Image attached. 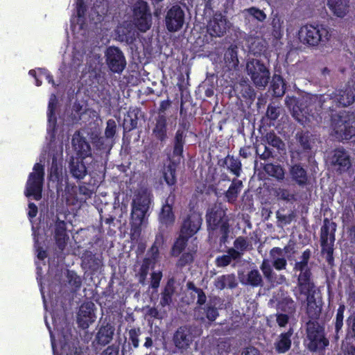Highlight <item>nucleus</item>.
<instances>
[{"label": "nucleus", "instance_id": "36", "mask_svg": "<svg viewBox=\"0 0 355 355\" xmlns=\"http://www.w3.org/2000/svg\"><path fill=\"white\" fill-rule=\"evenodd\" d=\"M227 254L218 256L215 259V264L218 268H224L229 266L232 261H238L241 259V254L233 248H229L227 250Z\"/></svg>", "mask_w": 355, "mask_h": 355}, {"label": "nucleus", "instance_id": "61", "mask_svg": "<svg viewBox=\"0 0 355 355\" xmlns=\"http://www.w3.org/2000/svg\"><path fill=\"white\" fill-rule=\"evenodd\" d=\"M141 334V330L139 328L130 329L128 331L129 340L135 348H137L139 345V336Z\"/></svg>", "mask_w": 355, "mask_h": 355}, {"label": "nucleus", "instance_id": "50", "mask_svg": "<svg viewBox=\"0 0 355 355\" xmlns=\"http://www.w3.org/2000/svg\"><path fill=\"white\" fill-rule=\"evenodd\" d=\"M321 246V254L325 256L326 261L328 266L332 267L334 266V243H329L324 245H320Z\"/></svg>", "mask_w": 355, "mask_h": 355}, {"label": "nucleus", "instance_id": "11", "mask_svg": "<svg viewBox=\"0 0 355 355\" xmlns=\"http://www.w3.org/2000/svg\"><path fill=\"white\" fill-rule=\"evenodd\" d=\"M202 224V217L201 213L193 209H190L188 214L182 221L180 232L191 238L198 232Z\"/></svg>", "mask_w": 355, "mask_h": 355}, {"label": "nucleus", "instance_id": "33", "mask_svg": "<svg viewBox=\"0 0 355 355\" xmlns=\"http://www.w3.org/2000/svg\"><path fill=\"white\" fill-rule=\"evenodd\" d=\"M90 179L87 182L79 185L78 191L80 195L85 196V199H88L92 197L96 188L101 182V177H96L92 173H89Z\"/></svg>", "mask_w": 355, "mask_h": 355}, {"label": "nucleus", "instance_id": "18", "mask_svg": "<svg viewBox=\"0 0 355 355\" xmlns=\"http://www.w3.org/2000/svg\"><path fill=\"white\" fill-rule=\"evenodd\" d=\"M331 162L340 173L347 171L352 166L349 155L344 148L334 150Z\"/></svg>", "mask_w": 355, "mask_h": 355}, {"label": "nucleus", "instance_id": "4", "mask_svg": "<svg viewBox=\"0 0 355 355\" xmlns=\"http://www.w3.org/2000/svg\"><path fill=\"white\" fill-rule=\"evenodd\" d=\"M44 177V166L40 163L35 164L33 172L29 174L26 184L24 193L26 197L33 196L35 200H40L42 198Z\"/></svg>", "mask_w": 355, "mask_h": 355}, {"label": "nucleus", "instance_id": "34", "mask_svg": "<svg viewBox=\"0 0 355 355\" xmlns=\"http://www.w3.org/2000/svg\"><path fill=\"white\" fill-rule=\"evenodd\" d=\"M114 332V328L111 324L102 325L96 336L97 343L103 346L109 344L113 338Z\"/></svg>", "mask_w": 355, "mask_h": 355}, {"label": "nucleus", "instance_id": "8", "mask_svg": "<svg viewBox=\"0 0 355 355\" xmlns=\"http://www.w3.org/2000/svg\"><path fill=\"white\" fill-rule=\"evenodd\" d=\"M333 125L336 135L342 139L349 140L355 136V117L352 114H340Z\"/></svg>", "mask_w": 355, "mask_h": 355}, {"label": "nucleus", "instance_id": "45", "mask_svg": "<svg viewBox=\"0 0 355 355\" xmlns=\"http://www.w3.org/2000/svg\"><path fill=\"white\" fill-rule=\"evenodd\" d=\"M270 87L275 96H283L286 91V83L283 77L278 74H274L272 78Z\"/></svg>", "mask_w": 355, "mask_h": 355}, {"label": "nucleus", "instance_id": "1", "mask_svg": "<svg viewBox=\"0 0 355 355\" xmlns=\"http://www.w3.org/2000/svg\"><path fill=\"white\" fill-rule=\"evenodd\" d=\"M208 241L216 252H223L230 232L226 209L218 206L209 209L206 214Z\"/></svg>", "mask_w": 355, "mask_h": 355}, {"label": "nucleus", "instance_id": "21", "mask_svg": "<svg viewBox=\"0 0 355 355\" xmlns=\"http://www.w3.org/2000/svg\"><path fill=\"white\" fill-rule=\"evenodd\" d=\"M260 270H261L264 278L268 283L272 286L280 285L284 284L286 278L284 275H278L274 272L269 260L264 259L261 265Z\"/></svg>", "mask_w": 355, "mask_h": 355}, {"label": "nucleus", "instance_id": "55", "mask_svg": "<svg viewBox=\"0 0 355 355\" xmlns=\"http://www.w3.org/2000/svg\"><path fill=\"white\" fill-rule=\"evenodd\" d=\"M347 329L345 335L346 340H355V313L347 319Z\"/></svg>", "mask_w": 355, "mask_h": 355}, {"label": "nucleus", "instance_id": "5", "mask_svg": "<svg viewBox=\"0 0 355 355\" xmlns=\"http://www.w3.org/2000/svg\"><path fill=\"white\" fill-rule=\"evenodd\" d=\"M132 23L142 33L149 30L152 25V14L148 3L138 0L132 8Z\"/></svg>", "mask_w": 355, "mask_h": 355}, {"label": "nucleus", "instance_id": "30", "mask_svg": "<svg viewBox=\"0 0 355 355\" xmlns=\"http://www.w3.org/2000/svg\"><path fill=\"white\" fill-rule=\"evenodd\" d=\"M72 144L76 151V157L85 159L86 157L92 156L91 146L85 138L82 137H73Z\"/></svg>", "mask_w": 355, "mask_h": 355}, {"label": "nucleus", "instance_id": "28", "mask_svg": "<svg viewBox=\"0 0 355 355\" xmlns=\"http://www.w3.org/2000/svg\"><path fill=\"white\" fill-rule=\"evenodd\" d=\"M175 282L173 277L168 279L160 294L159 305L162 307L170 306L173 303V297L175 293Z\"/></svg>", "mask_w": 355, "mask_h": 355}, {"label": "nucleus", "instance_id": "40", "mask_svg": "<svg viewBox=\"0 0 355 355\" xmlns=\"http://www.w3.org/2000/svg\"><path fill=\"white\" fill-rule=\"evenodd\" d=\"M293 334L292 329L288 331L282 333L279 336V340L275 343V348L277 353L284 354L287 352L291 347V336Z\"/></svg>", "mask_w": 355, "mask_h": 355}, {"label": "nucleus", "instance_id": "16", "mask_svg": "<svg viewBox=\"0 0 355 355\" xmlns=\"http://www.w3.org/2000/svg\"><path fill=\"white\" fill-rule=\"evenodd\" d=\"M323 301L321 293L312 294L306 297V314L309 320L318 321L322 313Z\"/></svg>", "mask_w": 355, "mask_h": 355}, {"label": "nucleus", "instance_id": "27", "mask_svg": "<svg viewBox=\"0 0 355 355\" xmlns=\"http://www.w3.org/2000/svg\"><path fill=\"white\" fill-rule=\"evenodd\" d=\"M289 174L292 180L300 187H304L309 182L307 171L300 163L291 165L289 168Z\"/></svg>", "mask_w": 355, "mask_h": 355}, {"label": "nucleus", "instance_id": "12", "mask_svg": "<svg viewBox=\"0 0 355 355\" xmlns=\"http://www.w3.org/2000/svg\"><path fill=\"white\" fill-rule=\"evenodd\" d=\"M184 12L178 5L172 6L166 12L165 25L169 32L180 30L184 22Z\"/></svg>", "mask_w": 355, "mask_h": 355}, {"label": "nucleus", "instance_id": "53", "mask_svg": "<svg viewBox=\"0 0 355 355\" xmlns=\"http://www.w3.org/2000/svg\"><path fill=\"white\" fill-rule=\"evenodd\" d=\"M265 137L267 143L277 149L282 150L284 148V143L273 131L268 132Z\"/></svg>", "mask_w": 355, "mask_h": 355}, {"label": "nucleus", "instance_id": "13", "mask_svg": "<svg viewBox=\"0 0 355 355\" xmlns=\"http://www.w3.org/2000/svg\"><path fill=\"white\" fill-rule=\"evenodd\" d=\"M228 21L220 12H215L207 25V31L211 37H220L227 30Z\"/></svg>", "mask_w": 355, "mask_h": 355}, {"label": "nucleus", "instance_id": "3", "mask_svg": "<svg viewBox=\"0 0 355 355\" xmlns=\"http://www.w3.org/2000/svg\"><path fill=\"white\" fill-rule=\"evenodd\" d=\"M298 37L303 44L315 46L328 42L331 34L329 29L323 25L306 24L300 28Z\"/></svg>", "mask_w": 355, "mask_h": 355}, {"label": "nucleus", "instance_id": "17", "mask_svg": "<svg viewBox=\"0 0 355 355\" xmlns=\"http://www.w3.org/2000/svg\"><path fill=\"white\" fill-rule=\"evenodd\" d=\"M312 275H298L297 279V286L293 290L296 297L304 295L306 297L312 294L317 293L315 288V284L311 279Z\"/></svg>", "mask_w": 355, "mask_h": 355}, {"label": "nucleus", "instance_id": "39", "mask_svg": "<svg viewBox=\"0 0 355 355\" xmlns=\"http://www.w3.org/2000/svg\"><path fill=\"white\" fill-rule=\"evenodd\" d=\"M238 285L234 274H227L218 276L214 281V286L218 290H223L225 288L233 289Z\"/></svg>", "mask_w": 355, "mask_h": 355}, {"label": "nucleus", "instance_id": "48", "mask_svg": "<svg viewBox=\"0 0 355 355\" xmlns=\"http://www.w3.org/2000/svg\"><path fill=\"white\" fill-rule=\"evenodd\" d=\"M245 284L252 287L263 286V278L257 269H252L248 272Z\"/></svg>", "mask_w": 355, "mask_h": 355}, {"label": "nucleus", "instance_id": "31", "mask_svg": "<svg viewBox=\"0 0 355 355\" xmlns=\"http://www.w3.org/2000/svg\"><path fill=\"white\" fill-rule=\"evenodd\" d=\"M243 187L241 180L233 178L228 189L224 193L225 201L232 205L236 203Z\"/></svg>", "mask_w": 355, "mask_h": 355}, {"label": "nucleus", "instance_id": "26", "mask_svg": "<svg viewBox=\"0 0 355 355\" xmlns=\"http://www.w3.org/2000/svg\"><path fill=\"white\" fill-rule=\"evenodd\" d=\"M218 164L220 167L226 166L227 171L235 176L234 178H239L243 171L240 159L230 154H227L225 158L219 159Z\"/></svg>", "mask_w": 355, "mask_h": 355}, {"label": "nucleus", "instance_id": "57", "mask_svg": "<svg viewBox=\"0 0 355 355\" xmlns=\"http://www.w3.org/2000/svg\"><path fill=\"white\" fill-rule=\"evenodd\" d=\"M345 306L344 304H340L336 312V318L334 321L335 331H342L344 320V312Z\"/></svg>", "mask_w": 355, "mask_h": 355}, {"label": "nucleus", "instance_id": "7", "mask_svg": "<svg viewBox=\"0 0 355 355\" xmlns=\"http://www.w3.org/2000/svg\"><path fill=\"white\" fill-rule=\"evenodd\" d=\"M150 199L146 195L137 196L132 200L131 206L130 224L134 230H140L147 211L149 209Z\"/></svg>", "mask_w": 355, "mask_h": 355}, {"label": "nucleus", "instance_id": "46", "mask_svg": "<svg viewBox=\"0 0 355 355\" xmlns=\"http://www.w3.org/2000/svg\"><path fill=\"white\" fill-rule=\"evenodd\" d=\"M191 237L187 235L182 234L180 232L179 236L175 241L171 248V255L173 257H178L184 251L187 245L188 241Z\"/></svg>", "mask_w": 355, "mask_h": 355}, {"label": "nucleus", "instance_id": "63", "mask_svg": "<svg viewBox=\"0 0 355 355\" xmlns=\"http://www.w3.org/2000/svg\"><path fill=\"white\" fill-rule=\"evenodd\" d=\"M221 0H202L205 3V14L211 15L214 9L218 8Z\"/></svg>", "mask_w": 355, "mask_h": 355}, {"label": "nucleus", "instance_id": "59", "mask_svg": "<svg viewBox=\"0 0 355 355\" xmlns=\"http://www.w3.org/2000/svg\"><path fill=\"white\" fill-rule=\"evenodd\" d=\"M116 133V123L112 119H108L106 123V128L105 130V137L106 139H112Z\"/></svg>", "mask_w": 355, "mask_h": 355}, {"label": "nucleus", "instance_id": "41", "mask_svg": "<svg viewBox=\"0 0 355 355\" xmlns=\"http://www.w3.org/2000/svg\"><path fill=\"white\" fill-rule=\"evenodd\" d=\"M311 255V252L310 249H306L302 252L301 260L295 262L293 270L300 272L298 275H303L304 274H306V275H312L311 270L308 266Z\"/></svg>", "mask_w": 355, "mask_h": 355}, {"label": "nucleus", "instance_id": "29", "mask_svg": "<svg viewBox=\"0 0 355 355\" xmlns=\"http://www.w3.org/2000/svg\"><path fill=\"white\" fill-rule=\"evenodd\" d=\"M176 170L177 164L174 162H170L163 171V178L170 188L169 194H175L177 184Z\"/></svg>", "mask_w": 355, "mask_h": 355}, {"label": "nucleus", "instance_id": "19", "mask_svg": "<svg viewBox=\"0 0 355 355\" xmlns=\"http://www.w3.org/2000/svg\"><path fill=\"white\" fill-rule=\"evenodd\" d=\"M68 168L71 177L77 182L83 180L87 175H89V173L94 175L93 172L89 171L88 167L84 162V159H81L80 157H72L69 163Z\"/></svg>", "mask_w": 355, "mask_h": 355}, {"label": "nucleus", "instance_id": "22", "mask_svg": "<svg viewBox=\"0 0 355 355\" xmlns=\"http://www.w3.org/2000/svg\"><path fill=\"white\" fill-rule=\"evenodd\" d=\"M103 265L102 259L91 251H85L81 257V266L92 275L98 272Z\"/></svg>", "mask_w": 355, "mask_h": 355}, {"label": "nucleus", "instance_id": "47", "mask_svg": "<svg viewBox=\"0 0 355 355\" xmlns=\"http://www.w3.org/2000/svg\"><path fill=\"white\" fill-rule=\"evenodd\" d=\"M266 173L277 179V180H283L285 177V171L280 164H275L272 163L266 164L263 166Z\"/></svg>", "mask_w": 355, "mask_h": 355}, {"label": "nucleus", "instance_id": "37", "mask_svg": "<svg viewBox=\"0 0 355 355\" xmlns=\"http://www.w3.org/2000/svg\"><path fill=\"white\" fill-rule=\"evenodd\" d=\"M327 6L334 15L343 18L348 12L349 1L327 0Z\"/></svg>", "mask_w": 355, "mask_h": 355}, {"label": "nucleus", "instance_id": "54", "mask_svg": "<svg viewBox=\"0 0 355 355\" xmlns=\"http://www.w3.org/2000/svg\"><path fill=\"white\" fill-rule=\"evenodd\" d=\"M274 195L277 200L291 202L294 200L295 194L291 193L288 189L278 187L274 190Z\"/></svg>", "mask_w": 355, "mask_h": 355}, {"label": "nucleus", "instance_id": "35", "mask_svg": "<svg viewBox=\"0 0 355 355\" xmlns=\"http://www.w3.org/2000/svg\"><path fill=\"white\" fill-rule=\"evenodd\" d=\"M141 109L139 107H130L124 119L123 129L130 132L137 128L139 115Z\"/></svg>", "mask_w": 355, "mask_h": 355}, {"label": "nucleus", "instance_id": "58", "mask_svg": "<svg viewBox=\"0 0 355 355\" xmlns=\"http://www.w3.org/2000/svg\"><path fill=\"white\" fill-rule=\"evenodd\" d=\"M245 12L248 13L250 16L253 17L254 19L258 20L259 21L263 22L266 19V13L257 7H250L245 10Z\"/></svg>", "mask_w": 355, "mask_h": 355}, {"label": "nucleus", "instance_id": "32", "mask_svg": "<svg viewBox=\"0 0 355 355\" xmlns=\"http://www.w3.org/2000/svg\"><path fill=\"white\" fill-rule=\"evenodd\" d=\"M92 303L83 304L80 306L78 313V322L83 327H87L93 321L94 310Z\"/></svg>", "mask_w": 355, "mask_h": 355}, {"label": "nucleus", "instance_id": "56", "mask_svg": "<svg viewBox=\"0 0 355 355\" xmlns=\"http://www.w3.org/2000/svg\"><path fill=\"white\" fill-rule=\"evenodd\" d=\"M203 310L206 318L210 322L215 321L217 317L219 315L218 309L216 307V304H213L211 302H209L207 304H205Z\"/></svg>", "mask_w": 355, "mask_h": 355}, {"label": "nucleus", "instance_id": "2", "mask_svg": "<svg viewBox=\"0 0 355 355\" xmlns=\"http://www.w3.org/2000/svg\"><path fill=\"white\" fill-rule=\"evenodd\" d=\"M306 326L308 350L311 352H324L329 345V340L325 334L324 324H320L316 320H309Z\"/></svg>", "mask_w": 355, "mask_h": 355}, {"label": "nucleus", "instance_id": "23", "mask_svg": "<svg viewBox=\"0 0 355 355\" xmlns=\"http://www.w3.org/2000/svg\"><path fill=\"white\" fill-rule=\"evenodd\" d=\"M336 107H347L355 101V88L347 85L344 89L334 92Z\"/></svg>", "mask_w": 355, "mask_h": 355}, {"label": "nucleus", "instance_id": "64", "mask_svg": "<svg viewBox=\"0 0 355 355\" xmlns=\"http://www.w3.org/2000/svg\"><path fill=\"white\" fill-rule=\"evenodd\" d=\"M343 355H355V345L352 340H346L343 345Z\"/></svg>", "mask_w": 355, "mask_h": 355}, {"label": "nucleus", "instance_id": "60", "mask_svg": "<svg viewBox=\"0 0 355 355\" xmlns=\"http://www.w3.org/2000/svg\"><path fill=\"white\" fill-rule=\"evenodd\" d=\"M279 308L283 311L292 313L295 310V304L291 298H285L279 303Z\"/></svg>", "mask_w": 355, "mask_h": 355}, {"label": "nucleus", "instance_id": "62", "mask_svg": "<svg viewBox=\"0 0 355 355\" xmlns=\"http://www.w3.org/2000/svg\"><path fill=\"white\" fill-rule=\"evenodd\" d=\"M225 59L226 62L232 63L234 65L237 64L239 60L236 48H229L225 53Z\"/></svg>", "mask_w": 355, "mask_h": 355}, {"label": "nucleus", "instance_id": "42", "mask_svg": "<svg viewBox=\"0 0 355 355\" xmlns=\"http://www.w3.org/2000/svg\"><path fill=\"white\" fill-rule=\"evenodd\" d=\"M282 249L278 247L272 248L270 252V255L272 258V268L277 270H285L287 266V261L284 257L275 258V255L282 256Z\"/></svg>", "mask_w": 355, "mask_h": 355}, {"label": "nucleus", "instance_id": "24", "mask_svg": "<svg viewBox=\"0 0 355 355\" xmlns=\"http://www.w3.org/2000/svg\"><path fill=\"white\" fill-rule=\"evenodd\" d=\"M53 238L58 248L60 251L64 250L69 239V236L67 233V223L58 218L55 223Z\"/></svg>", "mask_w": 355, "mask_h": 355}, {"label": "nucleus", "instance_id": "43", "mask_svg": "<svg viewBox=\"0 0 355 355\" xmlns=\"http://www.w3.org/2000/svg\"><path fill=\"white\" fill-rule=\"evenodd\" d=\"M316 98L318 100L320 107L323 110L334 112L338 107H336V98L334 92L331 94H321Z\"/></svg>", "mask_w": 355, "mask_h": 355}, {"label": "nucleus", "instance_id": "38", "mask_svg": "<svg viewBox=\"0 0 355 355\" xmlns=\"http://www.w3.org/2000/svg\"><path fill=\"white\" fill-rule=\"evenodd\" d=\"M187 133H183L180 130H177L173 140V156L182 157L184 146L186 144Z\"/></svg>", "mask_w": 355, "mask_h": 355}, {"label": "nucleus", "instance_id": "10", "mask_svg": "<svg viewBox=\"0 0 355 355\" xmlns=\"http://www.w3.org/2000/svg\"><path fill=\"white\" fill-rule=\"evenodd\" d=\"M105 62L109 69L114 73H121L127 62L122 51L116 46H109L105 51Z\"/></svg>", "mask_w": 355, "mask_h": 355}, {"label": "nucleus", "instance_id": "25", "mask_svg": "<svg viewBox=\"0 0 355 355\" xmlns=\"http://www.w3.org/2000/svg\"><path fill=\"white\" fill-rule=\"evenodd\" d=\"M336 227L337 225L335 222L331 221L327 218L324 219L323 225L320 229V245L335 243Z\"/></svg>", "mask_w": 355, "mask_h": 355}, {"label": "nucleus", "instance_id": "9", "mask_svg": "<svg viewBox=\"0 0 355 355\" xmlns=\"http://www.w3.org/2000/svg\"><path fill=\"white\" fill-rule=\"evenodd\" d=\"M299 149L294 153L298 156V159H301L302 156L307 157L309 161L313 156L312 149L315 144V135L308 130L298 131L295 135Z\"/></svg>", "mask_w": 355, "mask_h": 355}, {"label": "nucleus", "instance_id": "49", "mask_svg": "<svg viewBox=\"0 0 355 355\" xmlns=\"http://www.w3.org/2000/svg\"><path fill=\"white\" fill-rule=\"evenodd\" d=\"M46 325L50 331L51 342V346H52L53 354L54 355H68V353L67 352V349H69V345L67 340L66 336H63V341L62 340L60 341V354H58V353L56 352V345H55V340L54 336H53L52 331H51L50 327L49 326V324L47 323H46Z\"/></svg>", "mask_w": 355, "mask_h": 355}, {"label": "nucleus", "instance_id": "51", "mask_svg": "<svg viewBox=\"0 0 355 355\" xmlns=\"http://www.w3.org/2000/svg\"><path fill=\"white\" fill-rule=\"evenodd\" d=\"M67 278L69 285L71 286L73 292L75 293L80 290L82 286V279L75 271L68 270L67 273Z\"/></svg>", "mask_w": 355, "mask_h": 355}, {"label": "nucleus", "instance_id": "14", "mask_svg": "<svg viewBox=\"0 0 355 355\" xmlns=\"http://www.w3.org/2000/svg\"><path fill=\"white\" fill-rule=\"evenodd\" d=\"M193 340V327L191 325L180 326L175 331L173 336V341L175 347L180 350L189 348Z\"/></svg>", "mask_w": 355, "mask_h": 355}, {"label": "nucleus", "instance_id": "6", "mask_svg": "<svg viewBox=\"0 0 355 355\" xmlns=\"http://www.w3.org/2000/svg\"><path fill=\"white\" fill-rule=\"evenodd\" d=\"M246 70L254 85L265 87L269 83L270 73L266 64L259 60L252 59L247 62Z\"/></svg>", "mask_w": 355, "mask_h": 355}, {"label": "nucleus", "instance_id": "15", "mask_svg": "<svg viewBox=\"0 0 355 355\" xmlns=\"http://www.w3.org/2000/svg\"><path fill=\"white\" fill-rule=\"evenodd\" d=\"M175 194H168L159 213L158 219L160 224L166 227L173 225L175 216L173 211Z\"/></svg>", "mask_w": 355, "mask_h": 355}, {"label": "nucleus", "instance_id": "44", "mask_svg": "<svg viewBox=\"0 0 355 355\" xmlns=\"http://www.w3.org/2000/svg\"><path fill=\"white\" fill-rule=\"evenodd\" d=\"M48 179L49 181L56 182L58 184H61L62 182V167L61 165L58 164L57 159L55 157L52 159Z\"/></svg>", "mask_w": 355, "mask_h": 355}, {"label": "nucleus", "instance_id": "52", "mask_svg": "<svg viewBox=\"0 0 355 355\" xmlns=\"http://www.w3.org/2000/svg\"><path fill=\"white\" fill-rule=\"evenodd\" d=\"M233 248L237 250L241 254V258L243 257L244 252L249 249L250 243L246 237L238 236L234 241Z\"/></svg>", "mask_w": 355, "mask_h": 355}, {"label": "nucleus", "instance_id": "20", "mask_svg": "<svg viewBox=\"0 0 355 355\" xmlns=\"http://www.w3.org/2000/svg\"><path fill=\"white\" fill-rule=\"evenodd\" d=\"M152 135L155 139L162 143L168 138V123L165 114H159L155 118Z\"/></svg>", "mask_w": 355, "mask_h": 355}]
</instances>
